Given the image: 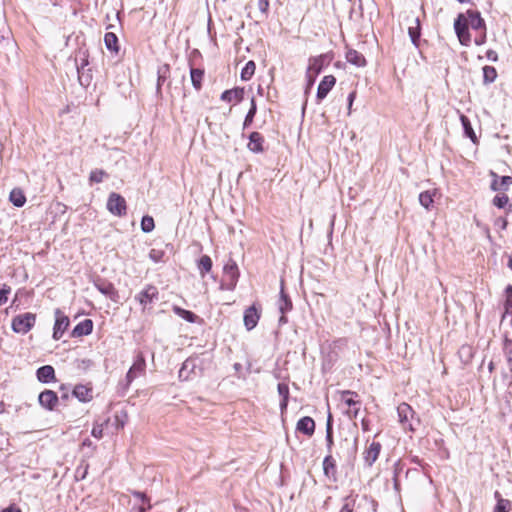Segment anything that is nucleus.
Instances as JSON below:
<instances>
[{
	"label": "nucleus",
	"instance_id": "f257e3e1",
	"mask_svg": "<svg viewBox=\"0 0 512 512\" xmlns=\"http://www.w3.org/2000/svg\"><path fill=\"white\" fill-rule=\"evenodd\" d=\"M469 27L474 30L485 29V22L478 11L467 10L466 13H460L455 19V33L459 42L464 46H469L471 42Z\"/></svg>",
	"mask_w": 512,
	"mask_h": 512
},
{
	"label": "nucleus",
	"instance_id": "f03ea898",
	"mask_svg": "<svg viewBox=\"0 0 512 512\" xmlns=\"http://www.w3.org/2000/svg\"><path fill=\"white\" fill-rule=\"evenodd\" d=\"M36 315L30 312L19 314L12 319V330L17 334H27L35 325Z\"/></svg>",
	"mask_w": 512,
	"mask_h": 512
},
{
	"label": "nucleus",
	"instance_id": "7ed1b4c3",
	"mask_svg": "<svg viewBox=\"0 0 512 512\" xmlns=\"http://www.w3.org/2000/svg\"><path fill=\"white\" fill-rule=\"evenodd\" d=\"M239 278V270L237 264L230 260L224 266V275L220 284L222 290L231 291L236 287Z\"/></svg>",
	"mask_w": 512,
	"mask_h": 512
},
{
	"label": "nucleus",
	"instance_id": "20e7f679",
	"mask_svg": "<svg viewBox=\"0 0 512 512\" xmlns=\"http://www.w3.org/2000/svg\"><path fill=\"white\" fill-rule=\"evenodd\" d=\"M107 209L115 216H124L127 210L126 200L120 194L113 192L108 197Z\"/></svg>",
	"mask_w": 512,
	"mask_h": 512
},
{
	"label": "nucleus",
	"instance_id": "39448f33",
	"mask_svg": "<svg viewBox=\"0 0 512 512\" xmlns=\"http://www.w3.org/2000/svg\"><path fill=\"white\" fill-rule=\"evenodd\" d=\"M146 369V361L142 353H138L134 359V362L128 370L125 380L126 386L128 387L134 379L144 374Z\"/></svg>",
	"mask_w": 512,
	"mask_h": 512
},
{
	"label": "nucleus",
	"instance_id": "423d86ee",
	"mask_svg": "<svg viewBox=\"0 0 512 512\" xmlns=\"http://www.w3.org/2000/svg\"><path fill=\"white\" fill-rule=\"evenodd\" d=\"M333 59L331 53H324L315 57H311L308 62L307 69L312 71L313 76H318L324 67L328 66Z\"/></svg>",
	"mask_w": 512,
	"mask_h": 512
},
{
	"label": "nucleus",
	"instance_id": "0eeeda50",
	"mask_svg": "<svg viewBox=\"0 0 512 512\" xmlns=\"http://www.w3.org/2000/svg\"><path fill=\"white\" fill-rule=\"evenodd\" d=\"M88 57V51L84 49H80L75 57L78 78L82 86L89 85V78L84 73L85 67L89 64Z\"/></svg>",
	"mask_w": 512,
	"mask_h": 512
},
{
	"label": "nucleus",
	"instance_id": "6e6552de",
	"mask_svg": "<svg viewBox=\"0 0 512 512\" xmlns=\"http://www.w3.org/2000/svg\"><path fill=\"white\" fill-rule=\"evenodd\" d=\"M159 292L158 289L153 285H147L141 292H139L135 299L143 306V309L147 305L151 304L155 300H158Z\"/></svg>",
	"mask_w": 512,
	"mask_h": 512
},
{
	"label": "nucleus",
	"instance_id": "1a4fd4ad",
	"mask_svg": "<svg viewBox=\"0 0 512 512\" xmlns=\"http://www.w3.org/2000/svg\"><path fill=\"white\" fill-rule=\"evenodd\" d=\"M55 316L56 320L53 328V338L55 340H59L69 326V318L65 316L59 309L55 311Z\"/></svg>",
	"mask_w": 512,
	"mask_h": 512
},
{
	"label": "nucleus",
	"instance_id": "9d476101",
	"mask_svg": "<svg viewBox=\"0 0 512 512\" xmlns=\"http://www.w3.org/2000/svg\"><path fill=\"white\" fill-rule=\"evenodd\" d=\"M397 413L399 417V422L403 425L404 428H409L413 430V426L410 422V418H413L414 412L410 405L407 403H401L397 407Z\"/></svg>",
	"mask_w": 512,
	"mask_h": 512
},
{
	"label": "nucleus",
	"instance_id": "9b49d317",
	"mask_svg": "<svg viewBox=\"0 0 512 512\" xmlns=\"http://www.w3.org/2000/svg\"><path fill=\"white\" fill-rule=\"evenodd\" d=\"M336 83V78L333 75H326L321 80L317 89V100L322 101Z\"/></svg>",
	"mask_w": 512,
	"mask_h": 512
},
{
	"label": "nucleus",
	"instance_id": "f8f14e48",
	"mask_svg": "<svg viewBox=\"0 0 512 512\" xmlns=\"http://www.w3.org/2000/svg\"><path fill=\"white\" fill-rule=\"evenodd\" d=\"M260 319V312L255 305L248 307L244 312V325L248 331L254 329Z\"/></svg>",
	"mask_w": 512,
	"mask_h": 512
},
{
	"label": "nucleus",
	"instance_id": "ddd939ff",
	"mask_svg": "<svg viewBox=\"0 0 512 512\" xmlns=\"http://www.w3.org/2000/svg\"><path fill=\"white\" fill-rule=\"evenodd\" d=\"M40 405L48 410H53L58 403V396L52 390H45L38 397Z\"/></svg>",
	"mask_w": 512,
	"mask_h": 512
},
{
	"label": "nucleus",
	"instance_id": "4468645a",
	"mask_svg": "<svg viewBox=\"0 0 512 512\" xmlns=\"http://www.w3.org/2000/svg\"><path fill=\"white\" fill-rule=\"evenodd\" d=\"M491 176L493 177L491 183V189L493 191H506L512 184L511 176H502L499 177L496 173L491 172Z\"/></svg>",
	"mask_w": 512,
	"mask_h": 512
},
{
	"label": "nucleus",
	"instance_id": "2eb2a0df",
	"mask_svg": "<svg viewBox=\"0 0 512 512\" xmlns=\"http://www.w3.org/2000/svg\"><path fill=\"white\" fill-rule=\"evenodd\" d=\"M264 137L259 132H252L249 135L247 148L253 153H261L264 150Z\"/></svg>",
	"mask_w": 512,
	"mask_h": 512
},
{
	"label": "nucleus",
	"instance_id": "dca6fc26",
	"mask_svg": "<svg viewBox=\"0 0 512 512\" xmlns=\"http://www.w3.org/2000/svg\"><path fill=\"white\" fill-rule=\"evenodd\" d=\"M296 429L307 436H311L315 431V422L311 417H302L298 420Z\"/></svg>",
	"mask_w": 512,
	"mask_h": 512
},
{
	"label": "nucleus",
	"instance_id": "f3484780",
	"mask_svg": "<svg viewBox=\"0 0 512 512\" xmlns=\"http://www.w3.org/2000/svg\"><path fill=\"white\" fill-rule=\"evenodd\" d=\"M381 450V444L379 442H372L368 449L364 452V461L368 466H372L377 460Z\"/></svg>",
	"mask_w": 512,
	"mask_h": 512
},
{
	"label": "nucleus",
	"instance_id": "a211bd4d",
	"mask_svg": "<svg viewBox=\"0 0 512 512\" xmlns=\"http://www.w3.org/2000/svg\"><path fill=\"white\" fill-rule=\"evenodd\" d=\"M197 367V360L193 358H188L182 364V367L179 371V378L181 380H189L191 378V373H194L195 368Z\"/></svg>",
	"mask_w": 512,
	"mask_h": 512
},
{
	"label": "nucleus",
	"instance_id": "6ab92c4d",
	"mask_svg": "<svg viewBox=\"0 0 512 512\" xmlns=\"http://www.w3.org/2000/svg\"><path fill=\"white\" fill-rule=\"evenodd\" d=\"M345 58L348 63L356 67H364L367 63L365 57L355 49H348Z\"/></svg>",
	"mask_w": 512,
	"mask_h": 512
},
{
	"label": "nucleus",
	"instance_id": "aec40b11",
	"mask_svg": "<svg viewBox=\"0 0 512 512\" xmlns=\"http://www.w3.org/2000/svg\"><path fill=\"white\" fill-rule=\"evenodd\" d=\"M37 379L42 383H49L55 379V371L51 365H45L37 369Z\"/></svg>",
	"mask_w": 512,
	"mask_h": 512
},
{
	"label": "nucleus",
	"instance_id": "412c9836",
	"mask_svg": "<svg viewBox=\"0 0 512 512\" xmlns=\"http://www.w3.org/2000/svg\"><path fill=\"white\" fill-rule=\"evenodd\" d=\"M323 471L329 479L336 480V462L331 454L327 455L323 460Z\"/></svg>",
	"mask_w": 512,
	"mask_h": 512
},
{
	"label": "nucleus",
	"instance_id": "4be33fe9",
	"mask_svg": "<svg viewBox=\"0 0 512 512\" xmlns=\"http://www.w3.org/2000/svg\"><path fill=\"white\" fill-rule=\"evenodd\" d=\"M93 330V322L90 319H85L82 322L78 323L73 331L72 335L74 337H79L83 335H89Z\"/></svg>",
	"mask_w": 512,
	"mask_h": 512
},
{
	"label": "nucleus",
	"instance_id": "5701e85b",
	"mask_svg": "<svg viewBox=\"0 0 512 512\" xmlns=\"http://www.w3.org/2000/svg\"><path fill=\"white\" fill-rule=\"evenodd\" d=\"M73 395L81 402H88L92 399V389L85 385H76Z\"/></svg>",
	"mask_w": 512,
	"mask_h": 512
},
{
	"label": "nucleus",
	"instance_id": "b1692460",
	"mask_svg": "<svg viewBox=\"0 0 512 512\" xmlns=\"http://www.w3.org/2000/svg\"><path fill=\"white\" fill-rule=\"evenodd\" d=\"M244 91L240 88L226 90L221 94V100L226 102H240L243 99Z\"/></svg>",
	"mask_w": 512,
	"mask_h": 512
},
{
	"label": "nucleus",
	"instance_id": "393cba45",
	"mask_svg": "<svg viewBox=\"0 0 512 512\" xmlns=\"http://www.w3.org/2000/svg\"><path fill=\"white\" fill-rule=\"evenodd\" d=\"M277 389H278V393L281 397L280 410H281V414H283L286 411L287 405H288L289 387L285 383H279Z\"/></svg>",
	"mask_w": 512,
	"mask_h": 512
},
{
	"label": "nucleus",
	"instance_id": "a878e982",
	"mask_svg": "<svg viewBox=\"0 0 512 512\" xmlns=\"http://www.w3.org/2000/svg\"><path fill=\"white\" fill-rule=\"evenodd\" d=\"M436 191L427 190L419 194V202L426 210H430L434 203V195Z\"/></svg>",
	"mask_w": 512,
	"mask_h": 512
},
{
	"label": "nucleus",
	"instance_id": "bb28decb",
	"mask_svg": "<svg viewBox=\"0 0 512 512\" xmlns=\"http://www.w3.org/2000/svg\"><path fill=\"white\" fill-rule=\"evenodd\" d=\"M460 121L464 129L465 135L471 139L473 143L477 142L476 134L472 128L470 120L463 114L460 115Z\"/></svg>",
	"mask_w": 512,
	"mask_h": 512
},
{
	"label": "nucleus",
	"instance_id": "cd10ccee",
	"mask_svg": "<svg viewBox=\"0 0 512 512\" xmlns=\"http://www.w3.org/2000/svg\"><path fill=\"white\" fill-rule=\"evenodd\" d=\"M173 311L176 315H178L179 317H181L182 319L186 320L189 323H195L199 319V317L193 312L185 310L178 306H174Z\"/></svg>",
	"mask_w": 512,
	"mask_h": 512
},
{
	"label": "nucleus",
	"instance_id": "c85d7f7f",
	"mask_svg": "<svg viewBox=\"0 0 512 512\" xmlns=\"http://www.w3.org/2000/svg\"><path fill=\"white\" fill-rule=\"evenodd\" d=\"M278 309L281 314H285L286 312H288L292 309V302L288 298V296L284 293L283 288L281 289L280 298L278 300Z\"/></svg>",
	"mask_w": 512,
	"mask_h": 512
},
{
	"label": "nucleus",
	"instance_id": "c756f323",
	"mask_svg": "<svg viewBox=\"0 0 512 512\" xmlns=\"http://www.w3.org/2000/svg\"><path fill=\"white\" fill-rule=\"evenodd\" d=\"M212 268V260L208 255H203L198 261V269L201 277L211 271Z\"/></svg>",
	"mask_w": 512,
	"mask_h": 512
},
{
	"label": "nucleus",
	"instance_id": "7c9ffc66",
	"mask_svg": "<svg viewBox=\"0 0 512 512\" xmlns=\"http://www.w3.org/2000/svg\"><path fill=\"white\" fill-rule=\"evenodd\" d=\"M191 81L195 89L199 90L202 85L204 72L201 69L192 68L190 71Z\"/></svg>",
	"mask_w": 512,
	"mask_h": 512
},
{
	"label": "nucleus",
	"instance_id": "2f4dec72",
	"mask_svg": "<svg viewBox=\"0 0 512 512\" xmlns=\"http://www.w3.org/2000/svg\"><path fill=\"white\" fill-rule=\"evenodd\" d=\"M494 496L497 499V504L494 508V512H508L511 504L510 501L501 498V495L498 491L495 492Z\"/></svg>",
	"mask_w": 512,
	"mask_h": 512
},
{
	"label": "nucleus",
	"instance_id": "473e14b6",
	"mask_svg": "<svg viewBox=\"0 0 512 512\" xmlns=\"http://www.w3.org/2000/svg\"><path fill=\"white\" fill-rule=\"evenodd\" d=\"M10 201L14 204V206L22 207L26 202V198L21 190L14 189L10 193Z\"/></svg>",
	"mask_w": 512,
	"mask_h": 512
},
{
	"label": "nucleus",
	"instance_id": "72a5a7b5",
	"mask_svg": "<svg viewBox=\"0 0 512 512\" xmlns=\"http://www.w3.org/2000/svg\"><path fill=\"white\" fill-rule=\"evenodd\" d=\"M104 42H105V45L108 50L115 51V52L118 51V46H117L118 38L114 33H112V32L106 33L104 36Z\"/></svg>",
	"mask_w": 512,
	"mask_h": 512
},
{
	"label": "nucleus",
	"instance_id": "f704fd0d",
	"mask_svg": "<svg viewBox=\"0 0 512 512\" xmlns=\"http://www.w3.org/2000/svg\"><path fill=\"white\" fill-rule=\"evenodd\" d=\"M355 397H357V394L355 392L347 390V391L342 392L341 400L348 407H353V406H357L358 404H360V402L358 400H356Z\"/></svg>",
	"mask_w": 512,
	"mask_h": 512
},
{
	"label": "nucleus",
	"instance_id": "c9c22d12",
	"mask_svg": "<svg viewBox=\"0 0 512 512\" xmlns=\"http://www.w3.org/2000/svg\"><path fill=\"white\" fill-rule=\"evenodd\" d=\"M169 65L165 64L159 67L158 69V79H157V93L160 92L162 84L165 82L169 75Z\"/></svg>",
	"mask_w": 512,
	"mask_h": 512
},
{
	"label": "nucleus",
	"instance_id": "e433bc0d",
	"mask_svg": "<svg viewBox=\"0 0 512 512\" xmlns=\"http://www.w3.org/2000/svg\"><path fill=\"white\" fill-rule=\"evenodd\" d=\"M497 77L496 69L493 66H484L483 67V79L485 83H492L495 81Z\"/></svg>",
	"mask_w": 512,
	"mask_h": 512
},
{
	"label": "nucleus",
	"instance_id": "4c0bfd02",
	"mask_svg": "<svg viewBox=\"0 0 512 512\" xmlns=\"http://www.w3.org/2000/svg\"><path fill=\"white\" fill-rule=\"evenodd\" d=\"M503 350L506 357L507 364L512 372V340L506 338L503 344Z\"/></svg>",
	"mask_w": 512,
	"mask_h": 512
},
{
	"label": "nucleus",
	"instance_id": "58836bf2",
	"mask_svg": "<svg viewBox=\"0 0 512 512\" xmlns=\"http://www.w3.org/2000/svg\"><path fill=\"white\" fill-rule=\"evenodd\" d=\"M256 112H257V106H256L254 98H252L251 107L244 119L243 128H247L253 123V119L255 117Z\"/></svg>",
	"mask_w": 512,
	"mask_h": 512
},
{
	"label": "nucleus",
	"instance_id": "ea45409f",
	"mask_svg": "<svg viewBox=\"0 0 512 512\" xmlns=\"http://www.w3.org/2000/svg\"><path fill=\"white\" fill-rule=\"evenodd\" d=\"M255 68V63L253 61H248L241 71V79L249 80L254 75Z\"/></svg>",
	"mask_w": 512,
	"mask_h": 512
},
{
	"label": "nucleus",
	"instance_id": "a19ab883",
	"mask_svg": "<svg viewBox=\"0 0 512 512\" xmlns=\"http://www.w3.org/2000/svg\"><path fill=\"white\" fill-rule=\"evenodd\" d=\"M326 442L328 451L331 452V448L333 445V435H332V416L329 413L326 423Z\"/></svg>",
	"mask_w": 512,
	"mask_h": 512
},
{
	"label": "nucleus",
	"instance_id": "79ce46f5",
	"mask_svg": "<svg viewBox=\"0 0 512 512\" xmlns=\"http://www.w3.org/2000/svg\"><path fill=\"white\" fill-rule=\"evenodd\" d=\"M154 227H155L154 219L148 215L143 216V218L141 220L142 231L145 233H149V232L153 231Z\"/></svg>",
	"mask_w": 512,
	"mask_h": 512
},
{
	"label": "nucleus",
	"instance_id": "37998d69",
	"mask_svg": "<svg viewBox=\"0 0 512 512\" xmlns=\"http://www.w3.org/2000/svg\"><path fill=\"white\" fill-rule=\"evenodd\" d=\"M509 202V198L506 194H498L493 198V205L497 208H504Z\"/></svg>",
	"mask_w": 512,
	"mask_h": 512
},
{
	"label": "nucleus",
	"instance_id": "c03bdc74",
	"mask_svg": "<svg viewBox=\"0 0 512 512\" xmlns=\"http://www.w3.org/2000/svg\"><path fill=\"white\" fill-rule=\"evenodd\" d=\"M106 176L105 171L101 169H95L91 171L89 180L92 183H100L103 181V178Z\"/></svg>",
	"mask_w": 512,
	"mask_h": 512
},
{
	"label": "nucleus",
	"instance_id": "a18cd8bd",
	"mask_svg": "<svg viewBox=\"0 0 512 512\" xmlns=\"http://www.w3.org/2000/svg\"><path fill=\"white\" fill-rule=\"evenodd\" d=\"M409 35L414 44H416L417 40L420 37V27H419V20L416 19V26L415 27H409Z\"/></svg>",
	"mask_w": 512,
	"mask_h": 512
},
{
	"label": "nucleus",
	"instance_id": "49530a36",
	"mask_svg": "<svg viewBox=\"0 0 512 512\" xmlns=\"http://www.w3.org/2000/svg\"><path fill=\"white\" fill-rule=\"evenodd\" d=\"M163 256L164 252L160 249H151L149 252V258L155 263L162 261Z\"/></svg>",
	"mask_w": 512,
	"mask_h": 512
},
{
	"label": "nucleus",
	"instance_id": "de8ad7c7",
	"mask_svg": "<svg viewBox=\"0 0 512 512\" xmlns=\"http://www.w3.org/2000/svg\"><path fill=\"white\" fill-rule=\"evenodd\" d=\"M152 508V505L150 503V500L145 503H139V505L136 507L134 506L130 512H147Z\"/></svg>",
	"mask_w": 512,
	"mask_h": 512
},
{
	"label": "nucleus",
	"instance_id": "09e8293b",
	"mask_svg": "<svg viewBox=\"0 0 512 512\" xmlns=\"http://www.w3.org/2000/svg\"><path fill=\"white\" fill-rule=\"evenodd\" d=\"M11 288L9 286L4 285L2 288H0V305H3L7 302L8 294L10 293Z\"/></svg>",
	"mask_w": 512,
	"mask_h": 512
},
{
	"label": "nucleus",
	"instance_id": "8fccbe9b",
	"mask_svg": "<svg viewBox=\"0 0 512 512\" xmlns=\"http://www.w3.org/2000/svg\"><path fill=\"white\" fill-rule=\"evenodd\" d=\"M269 5V0H258V9L262 14H267Z\"/></svg>",
	"mask_w": 512,
	"mask_h": 512
},
{
	"label": "nucleus",
	"instance_id": "3c124183",
	"mask_svg": "<svg viewBox=\"0 0 512 512\" xmlns=\"http://www.w3.org/2000/svg\"><path fill=\"white\" fill-rule=\"evenodd\" d=\"M316 78H317V76H313L312 71H310L308 69L306 70L307 89H310L313 86Z\"/></svg>",
	"mask_w": 512,
	"mask_h": 512
},
{
	"label": "nucleus",
	"instance_id": "603ef678",
	"mask_svg": "<svg viewBox=\"0 0 512 512\" xmlns=\"http://www.w3.org/2000/svg\"><path fill=\"white\" fill-rule=\"evenodd\" d=\"M132 495L137 498L140 503H145V502H148L150 499L147 497V495L143 492H139V491H132L131 492Z\"/></svg>",
	"mask_w": 512,
	"mask_h": 512
},
{
	"label": "nucleus",
	"instance_id": "864d4df0",
	"mask_svg": "<svg viewBox=\"0 0 512 512\" xmlns=\"http://www.w3.org/2000/svg\"><path fill=\"white\" fill-rule=\"evenodd\" d=\"M360 407H361V404H358L357 406L349 407V409L346 411L347 415L350 418H356L358 416Z\"/></svg>",
	"mask_w": 512,
	"mask_h": 512
},
{
	"label": "nucleus",
	"instance_id": "5fc2aeb1",
	"mask_svg": "<svg viewBox=\"0 0 512 512\" xmlns=\"http://www.w3.org/2000/svg\"><path fill=\"white\" fill-rule=\"evenodd\" d=\"M504 310L507 314H512V298H507L504 302Z\"/></svg>",
	"mask_w": 512,
	"mask_h": 512
},
{
	"label": "nucleus",
	"instance_id": "6e6d98bb",
	"mask_svg": "<svg viewBox=\"0 0 512 512\" xmlns=\"http://www.w3.org/2000/svg\"><path fill=\"white\" fill-rule=\"evenodd\" d=\"M356 98V92L355 91H352L351 93H349L348 95V110H349V114L351 113V107H352V104H353V101L355 100Z\"/></svg>",
	"mask_w": 512,
	"mask_h": 512
},
{
	"label": "nucleus",
	"instance_id": "4d7b16f0",
	"mask_svg": "<svg viewBox=\"0 0 512 512\" xmlns=\"http://www.w3.org/2000/svg\"><path fill=\"white\" fill-rule=\"evenodd\" d=\"M92 435L96 438L102 437V428L101 427H93Z\"/></svg>",
	"mask_w": 512,
	"mask_h": 512
},
{
	"label": "nucleus",
	"instance_id": "13d9d810",
	"mask_svg": "<svg viewBox=\"0 0 512 512\" xmlns=\"http://www.w3.org/2000/svg\"><path fill=\"white\" fill-rule=\"evenodd\" d=\"M339 512H353V506L349 503H345Z\"/></svg>",
	"mask_w": 512,
	"mask_h": 512
},
{
	"label": "nucleus",
	"instance_id": "bf43d9fd",
	"mask_svg": "<svg viewBox=\"0 0 512 512\" xmlns=\"http://www.w3.org/2000/svg\"><path fill=\"white\" fill-rule=\"evenodd\" d=\"M505 295L507 298H512V285L506 287Z\"/></svg>",
	"mask_w": 512,
	"mask_h": 512
},
{
	"label": "nucleus",
	"instance_id": "052dcab7",
	"mask_svg": "<svg viewBox=\"0 0 512 512\" xmlns=\"http://www.w3.org/2000/svg\"><path fill=\"white\" fill-rule=\"evenodd\" d=\"M2 512H21V510L16 507L10 506V507L4 509Z\"/></svg>",
	"mask_w": 512,
	"mask_h": 512
},
{
	"label": "nucleus",
	"instance_id": "680f3d73",
	"mask_svg": "<svg viewBox=\"0 0 512 512\" xmlns=\"http://www.w3.org/2000/svg\"><path fill=\"white\" fill-rule=\"evenodd\" d=\"M287 323V318L285 316V314H281L280 318H279V325H284Z\"/></svg>",
	"mask_w": 512,
	"mask_h": 512
},
{
	"label": "nucleus",
	"instance_id": "e2e57ef3",
	"mask_svg": "<svg viewBox=\"0 0 512 512\" xmlns=\"http://www.w3.org/2000/svg\"><path fill=\"white\" fill-rule=\"evenodd\" d=\"M488 368H489V371H490V372H492V371H493V369H494L493 362H490V363H489Z\"/></svg>",
	"mask_w": 512,
	"mask_h": 512
},
{
	"label": "nucleus",
	"instance_id": "0e129e2a",
	"mask_svg": "<svg viewBox=\"0 0 512 512\" xmlns=\"http://www.w3.org/2000/svg\"><path fill=\"white\" fill-rule=\"evenodd\" d=\"M99 290H100L103 294H107V293H108V289H106V288H99Z\"/></svg>",
	"mask_w": 512,
	"mask_h": 512
},
{
	"label": "nucleus",
	"instance_id": "69168bd1",
	"mask_svg": "<svg viewBox=\"0 0 512 512\" xmlns=\"http://www.w3.org/2000/svg\"><path fill=\"white\" fill-rule=\"evenodd\" d=\"M508 267L512 270V256L509 259Z\"/></svg>",
	"mask_w": 512,
	"mask_h": 512
},
{
	"label": "nucleus",
	"instance_id": "338daca9",
	"mask_svg": "<svg viewBox=\"0 0 512 512\" xmlns=\"http://www.w3.org/2000/svg\"><path fill=\"white\" fill-rule=\"evenodd\" d=\"M457 1H458V2H460V3H468V2H470L471 0H457Z\"/></svg>",
	"mask_w": 512,
	"mask_h": 512
},
{
	"label": "nucleus",
	"instance_id": "774afa93",
	"mask_svg": "<svg viewBox=\"0 0 512 512\" xmlns=\"http://www.w3.org/2000/svg\"><path fill=\"white\" fill-rule=\"evenodd\" d=\"M177 512H182V508H180Z\"/></svg>",
	"mask_w": 512,
	"mask_h": 512
}]
</instances>
